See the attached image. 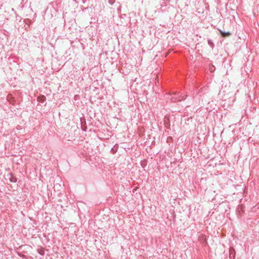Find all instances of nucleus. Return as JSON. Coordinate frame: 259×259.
<instances>
[{
    "label": "nucleus",
    "instance_id": "nucleus-1",
    "mask_svg": "<svg viewBox=\"0 0 259 259\" xmlns=\"http://www.w3.org/2000/svg\"><path fill=\"white\" fill-rule=\"evenodd\" d=\"M220 33H221L222 36L223 37H227L231 35V33L229 32H224L221 30H220Z\"/></svg>",
    "mask_w": 259,
    "mask_h": 259
},
{
    "label": "nucleus",
    "instance_id": "nucleus-2",
    "mask_svg": "<svg viewBox=\"0 0 259 259\" xmlns=\"http://www.w3.org/2000/svg\"><path fill=\"white\" fill-rule=\"evenodd\" d=\"M9 180L10 182L12 183H15L16 182L17 179L15 177H13L12 175H11V177L9 178Z\"/></svg>",
    "mask_w": 259,
    "mask_h": 259
},
{
    "label": "nucleus",
    "instance_id": "nucleus-3",
    "mask_svg": "<svg viewBox=\"0 0 259 259\" xmlns=\"http://www.w3.org/2000/svg\"><path fill=\"white\" fill-rule=\"evenodd\" d=\"M37 252L41 255H44L45 254V251L43 249H37Z\"/></svg>",
    "mask_w": 259,
    "mask_h": 259
},
{
    "label": "nucleus",
    "instance_id": "nucleus-4",
    "mask_svg": "<svg viewBox=\"0 0 259 259\" xmlns=\"http://www.w3.org/2000/svg\"><path fill=\"white\" fill-rule=\"evenodd\" d=\"M166 119H166V118H165V119H164V122H165V124L166 126H167V120H166Z\"/></svg>",
    "mask_w": 259,
    "mask_h": 259
}]
</instances>
